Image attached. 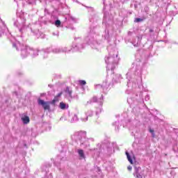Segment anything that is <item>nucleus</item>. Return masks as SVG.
<instances>
[{"mask_svg": "<svg viewBox=\"0 0 178 178\" xmlns=\"http://www.w3.org/2000/svg\"><path fill=\"white\" fill-rule=\"evenodd\" d=\"M79 121V117H77V115L74 114L71 115V119H70V122L71 123H74V122H78Z\"/></svg>", "mask_w": 178, "mask_h": 178, "instance_id": "nucleus-20", "label": "nucleus"}, {"mask_svg": "<svg viewBox=\"0 0 178 178\" xmlns=\"http://www.w3.org/2000/svg\"><path fill=\"white\" fill-rule=\"evenodd\" d=\"M3 34H6V35L8 36V38L12 40L10 38L12 37V34L9 32V29L6 27V24H5V22H3L2 19H0V37H2Z\"/></svg>", "mask_w": 178, "mask_h": 178, "instance_id": "nucleus-9", "label": "nucleus"}, {"mask_svg": "<svg viewBox=\"0 0 178 178\" xmlns=\"http://www.w3.org/2000/svg\"><path fill=\"white\" fill-rule=\"evenodd\" d=\"M75 40L76 42V44L72 46L74 51H81V49H83L86 45L84 44V42H83L81 38H78Z\"/></svg>", "mask_w": 178, "mask_h": 178, "instance_id": "nucleus-11", "label": "nucleus"}, {"mask_svg": "<svg viewBox=\"0 0 178 178\" xmlns=\"http://www.w3.org/2000/svg\"><path fill=\"white\" fill-rule=\"evenodd\" d=\"M13 47L16 48L17 51H21L22 58H27L30 55L31 47L24 44H21L20 42L19 41L13 42Z\"/></svg>", "mask_w": 178, "mask_h": 178, "instance_id": "nucleus-5", "label": "nucleus"}, {"mask_svg": "<svg viewBox=\"0 0 178 178\" xmlns=\"http://www.w3.org/2000/svg\"><path fill=\"white\" fill-rule=\"evenodd\" d=\"M144 20H145V17H143V18H136L134 22L135 23H140L141 22H144Z\"/></svg>", "mask_w": 178, "mask_h": 178, "instance_id": "nucleus-26", "label": "nucleus"}, {"mask_svg": "<svg viewBox=\"0 0 178 178\" xmlns=\"http://www.w3.org/2000/svg\"><path fill=\"white\" fill-rule=\"evenodd\" d=\"M61 53L63 54H70V52L73 51V49L67 47H61Z\"/></svg>", "mask_w": 178, "mask_h": 178, "instance_id": "nucleus-16", "label": "nucleus"}, {"mask_svg": "<svg viewBox=\"0 0 178 178\" xmlns=\"http://www.w3.org/2000/svg\"><path fill=\"white\" fill-rule=\"evenodd\" d=\"M94 102H98L99 106L96 110V115H99L101 112H102V104L104 102V96H101L100 98H97V97H93L89 101L87 102L86 105H91V104H94Z\"/></svg>", "mask_w": 178, "mask_h": 178, "instance_id": "nucleus-7", "label": "nucleus"}, {"mask_svg": "<svg viewBox=\"0 0 178 178\" xmlns=\"http://www.w3.org/2000/svg\"><path fill=\"white\" fill-rule=\"evenodd\" d=\"M45 52H47V54H49V52H52L53 54H61V48L60 47H54V48H49V49H44ZM48 57V55H47Z\"/></svg>", "mask_w": 178, "mask_h": 178, "instance_id": "nucleus-13", "label": "nucleus"}, {"mask_svg": "<svg viewBox=\"0 0 178 178\" xmlns=\"http://www.w3.org/2000/svg\"><path fill=\"white\" fill-rule=\"evenodd\" d=\"M86 136L87 133L86 131H77L71 136V138L73 141H75V143H80L81 147L88 148V147H90L89 141H94V138H86Z\"/></svg>", "mask_w": 178, "mask_h": 178, "instance_id": "nucleus-2", "label": "nucleus"}, {"mask_svg": "<svg viewBox=\"0 0 178 178\" xmlns=\"http://www.w3.org/2000/svg\"><path fill=\"white\" fill-rule=\"evenodd\" d=\"M109 86H111V83L106 81L105 82H103L102 85H95V90H96V91H100V92H106L108 88H109Z\"/></svg>", "mask_w": 178, "mask_h": 178, "instance_id": "nucleus-10", "label": "nucleus"}, {"mask_svg": "<svg viewBox=\"0 0 178 178\" xmlns=\"http://www.w3.org/2000/svg\"><path fill=\"white\" fill-rule=\"evenodd\" d=\"M59 99H58V97H56L51 102H49L50 105H55L56 102H58Z\"/></svg>", "mask_w": 178, "mask_h": 178, "instance_id": "nucleus-25", "label": "nucleus"}, {"mask_svg": "<svg viewBox=\"0 0 178 178\" xmlns=\"http://www.w3.org/2000/svg\"><path fill=\"white\" fill-rule=\"evenodd\" d=\"M132 70H134V68H132Z\"/></svg>", "mask_w": 178, "mask_h": 178, "instance_id": "nucleus-48", "label": "nucleus"}, {"mask_svg": "<svg viewBox=\"0 0 178 178\" xmlns=\"http://www.w3.org/2000/svg\"><path fill=\"white\" fill-rule=\"evenodd\" d=\"M107 2H109V0H103V3L104 5V10H105L106 9V6H108V3Z\"/></svg>", "mask_w": 178, "mask_h": 178, "instance_id": "nucleus-30", "label": "nucleus"}, {"mask_svg": "<svg viewBox=\"0 0 178 178\" xmlns=\"http://www.w3.org/2000/svg\"><path fill=\"white\" fill-rule=\"evenodd\" d=\"M59 159H60V156H58Z\"/></svg>", "mask_w": 178, "mask_h": 178, "instance_id": "nucleus-47", "label": "nucleus"}, {"mask_svg": "<svg viewBox=\"0 0 178 178\" xmlns=\"http://www.w3.org/2000/svg\"><path fill=\"white\" fill-rule=\"evenodd\" d=\"M126 92H127V94H129V92L127 91Z\"/></svg>", "mask_w": 178, "mask_h": 178, "instance_id": "nucleus-46", "label": "nucleus"}, {"mask_svg": "<svg viewBox=\"0 0 178 178\" xmlns=\"http://www.w3.org/2000/svg\"><path fill=\"white\" fill-rule=\"evenodd\" d=\"M149 133H151L152 137L153 138H154V137H155V132H154V129H149Z\"/></svg>", "mask_w": 178, "mask_h": 178, "instance_id": "nucleus-32", "label": "nucleus"}, {"mask_svg": "<svg viewBox=\"0 0 178 178\" xmlns=\"http://www.w3.org/2000/svg\"><path fill=\"white\" fill-rule=\"evenodd\" d=\"M79 83L80 84V86H86V84H87V82H86V81L84 80H79Z\"/></svg>", "mask_w": 178, "mask_h": 178, "instance_id": "nucleus-31", "label": "nucleus"}, {"mask_svg": "<svg viewBox=\"0 0 178 178\" xmlns=\"http://www.w3.org/2000/svg\"><path fill=\"white\" fill-rule=\"evenodd\" d=\"M27 14H24V13H22L19 17L16 18V19L14 20V26L18 29L19 33L21 34H23L24 31H26V29L27 31H31L33 33V34H38L40 30L35 29L33 31V28H27L26 26V16Z\"/></svg>", "mask_w": 178, "mask_h": 178, "instance_id": "nucleus-1", "label": "nucleus"}, {"mask_svg": "<svg viewBox=\"0 0 178 178\" xmlns=\"http://www.w3.org/2000/svg\"><path fill=\"white\" fill-rule=\"evenodd\" d=\"M53 35H56V37H59V32H56V33L54 32Z\"/></svg>", "mask_w": 178, "mask_h": 178, "instance_id": "nucleus-37", "label": "nucleus"}, {"mask_svg": "<svg viewBox=\"0 0 178 178\" xmlns=\"http://www.w3.org/2000/svg\"><path fill=\"white\" fill-rule=\"evenodd\" d=\"M127 169H128V170H131L133 169V168L129 165L127 167Z\"/></svg>", "mask_w": 178, "mask_h": 178, "instance_id": "nucleus-39", "label": "nucleus"}, {"mask_svg": "<svg viewBox=\"0 0 178 178\" xmlns=\"http://www.w3.org/2000/svg\"><path fill=\"white\" fill-rule=\"evenodd\" d=\"M14 94H15V95L17 96V92H15Z\"/></svg>", "mask_w": 178, "mask_h": 178, "instance_id": "nucleus-44", "label": "nucleus"}, {"mask_svg": "<svg viewBox=\"0 0 178 178\" xmlns=\"http://www.w3.org/2000/svg\"><path fill=\"white\" fill-rule=\"evenodd\" d=\"M145 101H149V95H147L145 97Z\"/></svg>", "mask_w": 178, "mask_h": 178, "instance_id": "nucleus-35", "label": "nucleus"}, {"mask_svg": "<svg viewBox=\"0 0 178 178\" xmlns=\"http://www.w3.org/2000/svg\"><path fill=\"white\" fill-rule=\"evenodd\" d=\"M86 115L87 117L86 118H81L82 122H87V120H88V116H92L93 112L92 111L89 110L86 112Z\"/></svg>", "mask_w": 178, "mask_h": 178, "instance_id": "nucleus-18", "label": "nucleus"}, {"mask_svg": "<svg viewBox=\"0 0 178 178\" xmlns=\"http://www.w3.org/2000/svg\"><path fill=\"white\" fill-rule=\"evenodd\" d=\"M21 120L23 122L24 124H28V123H30V118L24 114L21 117Z\"/></svg>", "mask_w": 178, "mask_h": 178, "instance_id": "nucleus-17", "label": "nucleus"}, {"mask_svg": "<svg viewBox=\"0 0 178 178\" xmlns=\"http://www.w3.org/2000/svg\"><path fill=\"white\" fill-rule=\"evenodd\" d=\"M140 83H141V78H139L138 81H137V84H139Z\"/></svg>", "mask_w": 178, "mask_h": 178, "instance_id": "nucleus-38", "label": "nucleus"}, {"mask_svg": "<svg viewBox=\"0 0 178 178\" xmlns=\"http://www.w3.org/2000/svg\"><path fill=\"white\" fill-rule=\"evenodd\" d=\"M70 20H72V22H74V23H77V21L79 19H77V18H76L73 16H71V17H70Z\"/></svg>", "mask_w": 178, "mask_h": 178, "instance_id": "nucleus-29", "label": "nucleus"}, {"mask_svg": "<svg viewBox=\"0 0 178 178\" xmlns=\"http://www.w3.org/2000/svg\"><path fill=\"white\" fill-rule=\"evenodd\" d=\"M135 177H137V178H143V176L140 174H136Z\"/></svg>", "mask_w": 178, "mask_h": 178, "instance_id": "nucleus-36", "label": "nucleus"}, {"mask_svg": "<svg viewBox=\"0 0 178 178\" xmlns=\"http://www.w3.org/2000/svg\"><path fill=\"white\" fill-rule=\"evenodd\" d=\"M65 92H66V97H67L68 101H70V102H71L72 99H73V98H74V96L72 95V89L67 86L66 88Z\"/></svg>", "mask_w": 178, "mask_h": 178, "instance_id": "nucleus-14", "label": "nucleus"}, {"mask_svg": "<svg viewBox=\"0 0 178 178\" xmlns=\"http://www.w3.org/2000/svg\"><path fill=\"white\" fill-rule=\"evenodd\" d=\"M130 99H131V98H129V99H127V102H129V104H130Z\"/></svg>", "mask_w": 178, "mask_h": 178, "instance_id": "nucleus-42", "label": "nucleus"}, {"mask_svg": "<svg viewBox=\"0 0 178 178\" xmlns=\"http://www.w3.org/2000/svg\"><path fill=\"white\" fill-rule=\"evenodd\" d=\"M136 82H133V85H132V87H136Z\"/></svg>", "mask_w": 178, "mask_h": 178, "instance_id": "nucleus-41", "label": "nucleus"}, {"mask_svg": "<svg viewBox=\"0 0 178 178\" xmlns=\"http://www.w3.org/2000/svg\"><path fill=\"white\" fill-rule=\"evenodd\" d=\"M59 108H60V109H62L63 111H65V109L69 108V104H66L63 102H60Z\"/></svg>", "mask_w": 178, "mask_h": 178, "instance_id": "nucleus-19", "label": "nucleus"}, {"mask_svg": "<svg viewBox=\"0 0 178 178\" xmlns=\"http://www.w3.org/2000/svg\"><path fill=\"white\" fill-rule=\"evenodd\" d=\"M77 153L79 159H86V154L84 153V150H83L82 149H78Z\"/></svg>", "mask_w": 178, "mask_h": 178, "instance_id": "nucleus-15", "label": "nucleus"}, {"mask_svg": "<svg viewBox=\"0 0 178 178\" xmlns=\"http://www.w3.org/2000/svg\"><path fill=\"white\" fill-rule=\"evenodd\" d=\"M132 44L134 47H138L140 45V38H137V41L133 40Z\"/></svg>", "mask_w": 178, "mask_h": 178, "instance_id": "nucleus-24", "label": "nucleus"}, {"mask_svg": "<svg viewBox=\"0 0 178 178\" xmlns=\"http://www.w3.org/2000/svg\"><path fill=\"white\" fill-rule=\"evenodd\" d=\"M95 37H97V35L94 33V30L90 29V33L85 38V42L87 44H89L93 49H98L99 44H98V42L95 40Z\"/></svg>", "mask_w": 178, "mask_h": 178, "instance_id": "nucleus-6", "label": "nucleus"}, {"mask_svg": "<svg viewBox=\"0 0 178 178\" xmlns=\"http://www.w3.org/2000/svg\"><path fill=\"white\" fill-rule=\"evenodd\" d=\"M89 20L90 23H94V22H97V20H98V17L95 15H91L89 18Z\"/></svg>", "mask_w": 178, "mask_h": 178, "instance_id": "nucleus-22", "label": "nucleus"}, {"mask_svg": "<svg viewBox=\"0 0 178 178\" xmlns=\"http://www.w3.org/2000/svg\"><path fill=\"white\" fill-rule=\"evenodd\" d=\"M103 24L106 26V29L102 37H104L105 40H108L111 35L113 34V20L109 18L107 13H104Z\"/></svg>", "mask_w": 178, "mask_h": 178, "instance_id": "nucleus-4", "label": "nucleus"}, {"mask_svg": "<svg viewBox=\"0 0 178 178\" xmlns=\"http://www.w3.org/2000/svg\"><path fill=\"white\" fill-rule=\"evenodd\" d=\"M113 124L115 126V129L119 130V122H115Z\"/></svg>", "mask_w": 178, "mask_h": 178, "instance_id": "nucleus-33", "label": "nucleus"}, {"mask_svg": "<svg viewBox=\"0 0 178 178\" xmlns=\"http://www.w3.org/2000/svg\"><path fill=\"white\" fill-rule=\"evenodd\" d=\"M60 95H62V93H59V94L58 95V97H60Z\"/></svg>", "mask_w": 178, "mask_h": 178, "instance_id": "nucleus-43", "label": "nucleus"}, {"mask_svg": "<svg viewBox=\"0 0 178 178\" xmlns=\"http://www.w3.org/2000/svg\"><path fill=\"white\" fill-rule=\"evenodd\" d=\"M118 53L116 50H111L109 51L108 56L105 57V62L107 65V70H111L113 72L116 65L119 63V58L118 57Z\"/></svg>", "mask_w": 178, "mask_h": 178, "instance_id": "nucleus-3", "label": "nucleus"}, {"mask_svg": "<svg viewBox=\"0 0 178 178\" xmlns=\"http://www.w3.org/2000/svg\"><path fill=\"white\" fill-rule=\"evenodd\" d=\"M54 24L55 26H56V27H60V24H61L60 20L56 19Z\"/></svg>", "mask_w": 178, "mask_h": 178, "instance_id": "nucleus-28", "label": "nucleus"}, {"mask_svg": "<svg viewBox=\"0 0 178 178\" xmlns=\"http://www.w3.org/2000/svg\"><path fill=\"white\" fill-rule=\"evenodd\" d=\"M127 79L128 80L127 86L128 87H130L131 84V82H130V79H131V72H130V71L127 74Z\"/></svg>", "mask_w": 178, "mask_h": 178, "instance_id": "nucleus-21", "label": "nucleus"}, {"mask_svg": "<svg viewBox=\"0 0 178 178\" xmlns=\"http://www.w3.org/2000/svg\"><path fill=\"white\" fill-rule=\"evenodd\" d=\"M30 55L32 58H35V56H38V55L41 56L42 59H47V58H48V53L45 51V49L38 51L31 48Z\"/></svg>", "mask_w": 178, "mask_h": 178, "instance_id": "nucleus-8", "label": "nucleus"}, {"mask_svg": "<svg viewBox=\"0 0 178 178\" xmlns=\"http://www.w3.org/2000/svg\"><path fill=\"white\" fill-rule=\"evenodd\" d=\"M38 105H41L42 108L44 109V111H50L51 106L49 102H45L42 99H38Z\"/></svg>", "mask_w": 178, "mask_h": 178, "instance_id": "nucleus-12", "label": "nucleus"}, {"mask_svg": "<svg viewBox=\"0 0 178 178\" xmlns=\"http://www.w3.org/2000/svg\"><path fill=\"white\" fill-rule=\"evenodd\" d=\"M135 172H134V176L140 174V170H141L140 167H134Z\"/></svg>", "mask_w": 178, "mask_h": 178, "instance_id": "nucleus-23", "label": "nucleus"}, {"mask_svg": "<svg viewBox=\"0 0 178 178\" xmlns=\"http://www.w3.org/2000/svg\"><path fill=\"white\" fill-rule=\"evenodd\" d=\"M116 82H117V83H119V80H117Z\"/></svg>", "mask_w": 178, "mask_h": 178, "instance_id": "nucleus-45", "label": "nucleus"}, {"mask_svg": "<svg viewBox=\"0 0 178 178\" xmlns=\"http://www.w3.org/2000/svg\"><path fill=\"white\" fill-rule=\"evenodd\" d=\"M90 151H95V154H98L99 151L98 150V149H91Z\"/></svg>", "mask_w": 178, "mask_h": 178, "instance_id": "nucleus-34", "label": "nucleus"}, {"mask_svg": "<svg viewBox=\"0 0 178 178\" xmlns=\"http://www.w3.org/2000/svg\"><path fill=\"white\" fill-rule=\"evenodd\" d=\"M117 77H118V79H120V77H122L121 74H117Z\"/></svg>", "mask_w": 178, "mask_h": 178, "instance_id": "nucleus-40", "label": "nucleus"}, {"mask_svg": "<svg viewBox=\"0 0 178 178\" xmlns=\"http://www.w3.org/2000/svg\"><path fill=\"white\" fill-rule=\"evenodd\" d=\"M126 155H127V158L129 161V162H130V163L133 164V159H131V157L130 156V154H129V152H126Z\"/></svg>", "mask_w": 178, "mask_h": 178, "instance_id": "nucleus-27", "label": "nucleus"}]
</instances>
